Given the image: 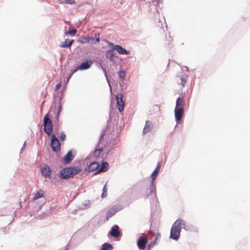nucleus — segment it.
<instances>
[{
    "label": "nucleus",
    "instance_id": "25",
    "mask_svg": "<svg viewBox=\"0 0 250 250\" xmlns=\"http://www.w3.org/2000/svg\"><path fill=\"white\" fill-rule=\"evenodd\" d=\"M113 249L112 245L108 243H104L103 245L101 250H111Z\"/></svg>",
    "mask_w": 250,
    "mask_h": 250
},
{
    "label": "nucleus",
    "instance_id": "4",
    "mask_svg": "<svg viewBox=\"0 0 250 250\" xmlns=\"http://www.w3.org/2000/svg\"><path fill=\"white\" fill-rule=\"evenodd\" d=\"M109 46L112 47L113 50H116L120 54L128 55L130 54L129 51L126 50L119 45H114L113 43L109 42L106 40H104Z\"/></svg>",
    "mask_w": 250,
    "mask_h": 250
},
{
    "label": "nucleus",
    "instance_id": "34",
    "mask_svg": "<svg viewBox=\"0 0 250 250\" xmlns=\"http://www.w3.org/2000/svg\"><path fill=\"white\" fill-rule=\"evenodd\" d=\"M64 2L66 3L72 4L75 3L74 0H64Z\"/></svg>",
    "mask_w": 250,
    "mask_h": 250
},
{
    "label": "nucleus",
    "instance_id": "37",
    "mask_svg": "<svg viewBox=\"0 0 250 250\" xmlns=\"http://www.w3.org/2000/svg\"><path fill=\"white\" fill-rule=\"evenodd\" d=\"M1 230L2 231V232H3V233H6V228H2L1 229Z\"/></svg>",
    "mask_w": 250,
    "mask_h": 250
},
{
    "label": "nucleus",
    "instance_id": "17",
    "mask_svg": "<svg viewBox=\"0 0 250 250\" xmlns=\"http://www.w3.org/2000/svg\"><path fill=\"white\" fill-rule=\"evenodd\" d=\"M99 163L96 162L91 163L87 168L89 172H92L97 169L99 167Z\"/></svg>",
    "mask_w": 250,
    "mask_h": 250
},
{
    "label": "nucleus",
    "instance_id": "16",
    "mask_svg": "<svg viewBox=\"0 0 250 250\" xmlns=\"http://www.w3.org/2000/svg\"><path fill=\"white\" fill-rule=\"evenodd\" d=\"M148 234H149V235H154V236H155V238L154 240V241H151V242L149 243V245H148L149 247L150 248V247H151V246H153L155 244V242L157 241V240H158V238H159V237H160L161 234H160V233H159V232H157L156 233H155V232H153V231H151V230H149V233H148Z\"/></svg>",
    "mask_w": 250,
    "mask_h": 250
},
{
    "label": "nucleus",
    "instance_id": "30",
    "mask_svg": "<svg viewBox=\"0 0 250 250\" xmlns=\"http://www.w3.org/2000/svg\"><path fill=\"white\" fill-rule=\"evenodd\" d=\"M126 73L125 71H122L119 72V77L120 79L123 80L125 77Z\"/></svg>",
    "mask_w": 250,
    "mask_h": 250
},
{
    "label": "nucleus",
    "instance_id": "27",
    "mask_svg": "<svg viewBox=\"0 0 250 250\" xmlns=\"http://www.w3.org/2000/svg\"><path fill=\"white\" fill-rule=\"evenodd\" d=\"M107 189L106 188V185H105L103 188V193L102 194L101 197L104 198L107 196Z\"/></svg>",
    "mask_w": 250,
    "mask_h": 250
},
{
    "label": "nucleus",
    "instance_id": "5",
    "mask_svg": "<svg viewBox=\"0 0 250 250\" xmlns=\"http://www.w3.org/2000/svg\"><path fill=\"white\" fill-rule=\"evenodd\" d=\"M50 146L54 151L58 152L60 150V143L54 134L51 135Z\"/></svg>",
    "mask_w": 250,
    "mask_h": 250
},
{
    "label": "nucleus",
    "instance_id": "21",
    "mask_svg": "<svg viewBox=\"0 0 250 250\" xmlns=\"http://www.w3.org/2000/svg\"><path fill=\"white\" fill-rule=\"evenodd\" d=\"M74 158V156L72 154L71 151H69L63 158L64 163L65 164L69 163Z\"/></svg>",
    "mask_w": 250,
    "mask_h": 250
},
{
    "label": "nucleus",
    "instance_id": "12",
    "mask_svg": "<svg viewBox=\"0 0 250 250\" xmlns=\"http://www.w3.org/2000/svg\"><path fill=\"white\" fill-rule=\"evenodd\" d=\"M41 173L42 174L45 178L50 177L51 170L48 166H45L41 169Z\"/></svg>",
    "mask_w": 250,
    "mask_h": 250
},
{
    "label": "nucleus",
    "instance_id": "33",
    "mask_svg": "<svg viewBox=\"0 0 250 250\" xmlns=\"http://www.w3.org/2000/svg\"><path fill=\"white\" fill-rule=\"evenodd\" d=\"M65 137H66L65 134H64V133L63 132H62L60 136V140L61 141H63L65 140Z\"/></svg>",
    "mask_w": 250,
    "mask_h": 250
},
{
    "label": "nucleus",
    "instance_id": "1",
    "mask_svg": "<svg viewBox=\"0 0 250 250\" xmlns=\"http://www.w3.org/2000/svg\"><path fill=\"white\" fill-rule=\"evenodd\" d=\"M182 222V220L178 219L174 223L170 230L171 238L176 240L178 239L180 235Z\"/></svg>",
    "mask_w": 250,
    "mask_h": 250
},
{
    "label": "nucleus",
    "instance_id": "8",
    "mask_svg": "<svg viewBox=\"0 0 250 250\" xmlns=\"http://www.w3.org/2000/svg\"><path fill=\"white\" fill-rule=\"evenodd\" d=\"M188 80V76L186 74H184L180 77H177L176 82L178 84H181L182 86L184 87L187 84Z\"/></svg>",
    "mask_w": 250,
    "mask_h": 250
},
{
    "label": "nucleus",
    "instance_id": "20",
    "mask_svg": "<svg viewBox=\"0 0 250 250\" xmlns=\"http://www.w3.org/2000/svg\"><path fill=\"white\" fill-rule=\"evenodd\" d=\"M108 167H109L108 164L107 162H103L101 166L100 167V168L98 169V170L97 171V172L96 173H100L101 172L105 171L107 170V169H108Z\"/></svg>",
    "mask_w": 250,
    "mask_h": 250
},
{
    "label": "nucleus",
    "instance_id": "24",
    "mask_svg": "<svg viewBox=\"0 0 250 250\" xmlns=\"http://www.w3.org/2000/svg\"><path fill=\"white\" fill-rule=\"evenodd\" d=\"M44 191L42 189H40L34 195L33 199L35 200L39 198L42 197L43 196V195L44 194Z\"/></svg>",
    "mask_w": 250,
    "mask_h": 250
},
{
    "label": "nucleus",
    "instance_id": "7",
    "mask_svg": "<svg viewBox=\"0 0 250 250\" xmlns=\"http://www.w3.org/2000/svg\"><path fill=\"white\" fill-rule=\"evenodd\" d=\"M174 112L177 124H179L184 114V108L178 107L175 108Z\"/></svg>",
    "mask_w": 250,
    "mask_h": 250
},
{
    "label": "nucleus",
    "instance_id": "6",
    "mask_svg": "<svg viewBox=\"0 0 250 250\" xmlns=\"http://www.w3.org/2000/svg\"><path fill=\"white\" fill-rule=\"evenodd\" d=\"M123 98V95L122 93L116 95L117 108L120 112H122L124 109L125 104Z\"/></svg>",
    "mask_w": 250,
    "mask_h": 250
},
{
    "label": "nucleus",
    "instance_id": "3",
    "mask_svg": "<svg viewBox=\"0 0 250 250\" xmlns=\"http://www.w3.org/2000/svg\"><path fill=\"white\" fill-rule=\"evenodd\" d=\"M49 112L46 114L43 119L44 131L48 135H50L52 132L53 124L50 119V116Z\"/></svg>",
    "mask_w": 250,
    "mask_h": 250
},
{
    "label": "nucleus",
    "instance_id": "31",
    "mask_svg": "<svg viewBox=\"0 0 250 250\" xmlns=\"http://www.w3.org/2000/svg\"><path fill=\"white\" fill-rule=\"evenodd\" d=\"M94 38L96 39V42H100V35L99 34H94Z\"/></svg>",
    "mask_w": 250,
    "mask_h": 250
},
{
    "label": "nucleus",
    "instance_id": "29",
    "mask_svg": "<svg viewBox=\"0 0 250 250\" xmlns=\"http://www.w3.org/2000/svg\"><path fill=\"white\" fill-rule=\"evenodd\" d=\"M61 108H62L61 105H60L59 110L58 112H57V114L56 116V120L55 121V123L58 124L59 123V114L61 111Z\"/></svg>",
    "mask_w": 250,
    "mask_h": 250
},
{
    "label": "nucleus",
    "instance_id": "9",
    "mask_svg": "<svg viewBox=\"0 0 250 250\" xmlns=\"http://www.w3.org/2000/svg\"><path fill=\"white\" fill-rule=\"evenodd\" d=\"M71 173L69 167L63 168L59 172L60 178L63 179H66L72 177Z\"/></svg>",
    "mask_w": 250,
    "mask_h": 250
},
{
    "label": "nucleus",
    "instance_id": "22",
    "mask_svg": "<svg viewBox=\"0 0 250 250\" xmlns=\"http://www.w3.org/2000/svg\"><path fill=\"white\" fill-rule=\"evenodd\" d=\"M70 170L71 176L73 177V176L78 174L79 172L81 171L82 169L78 167H70Z\"/></svg>",
    "mask_w": 250,
    "mask_h": 250
},
{
    "label": "nucleus",
    "instance_id": "14",
    "mask_svg": "<svg viewBox=\"0 0 250 250\" xmlns=\"http://www.w3.org/2000/svg\"><path fill=\"white\" fill-rule=\"evenodd\" d=\"M185 104V103L184 96L179 97L177 98V99L176 100L175 108L178 107V108H184Z\"/></svg>",
    "mask_w": 250,
    "mask_h": 250
},
{
    "label": "nucleus",
    "instance_id": "36",
    "mask_svg": "<svg viewBox=\"0 0 250 250\" xmlns=\"http://www.w3.org/2000/svg\"><path fill=\"white\" fill-rule=\"evenodd\" d=\"M77 71V69H75L74 70V71H73L72 72H71V75H70L69 77V79L70 78V77L75 73L76 72V71Z\"/></svg>",
    "mask_w": 250,
    "mask_h": 250
},
{
    "label": "nucleus",
    "instance_id": "11",
    "mask_svg": "<svg viewBox=\"0 0 250 250\" xmlns=\"http://www.w3.org/2000/svg\"><path fill=\"white\" fill-rule=\"evenodd\" d=\"M119 229V228L117 225L113 226L110 231V234L111 236L115 238L119 237L121 234Z\"/></svg>",
    "mask_w": 250,
    "mask_h": 250
},
{
    "label": "nucleus",
    "instance_id": "15",
    "mask_svg": "<svg viewBox=\"0 0 250 250\" xmlns=\"http://www.w3.org/2000/svg\"><path fill=\"white\" fill-rule=\"evenodd\" d=\"M118 210V208L116 206H113L107 211L106 213V219L111 217L114 215Z\"/></svg>",
    "mask_w": 250,
    "mask_h": 250
},
{
    "label": "nucleus",
    "instance_id": "35",
    "mask_svg": "<svg viewBox=\"0 0 250 250\" xmlns=\"http://www.w3.org/2000/svg\"><path fill=\"white\" fill-rule=\"evenodd\" d=\"M61 83H58L56 86V89H57V90L59 89L61 87Z\"/></svg>",
    "mask_w": 250,
    "mask_h": 250
},
{
    "label": "nucleus",
    "instance_id": "13",
    "mask_svg": "<svg viewBox=\"0 0 250 250\" xmlns=\"http://www.w3.org/2000/svg\"><path fill=\"white\" fill-rule=\"evenodd\" d=\"M153 125L152 123L149 121H146V125L143 129V134H145L149 132L153 128Z\"/></svg>",
    "mask_w": 250,
    "mask_h": 250
},
{
    "label": "nucleus",
    "instance_id": "2",
    "mask_svg": "<svg viewBox=\"0 0 250 250\" xmlns=\"http://www.w3.org/2000/svg\"><path fill=\"white\" fill-rule=\"evenodd\" d=\"M160 163H158L156 168L155 169V170L151 174L152 182L150 185L149 186V189L146 191V197H147L149 195L151 194L155 190V187L154 185L153 184V183L157 177V174H158L160 171Z\"/></svg>",
    "mask_w": 250,
    "mask_h": 250
},
{
    "label": "nucleus",
    "instance_id": "23",
    "mask_svg": "<svg viewBox=\"0 0 250 250\" xmlns=\"http://www.w3.org/2000/svg\"><path fill=\"white\" fill-rule=\"evenodd\" d=\"M106 57L108 59H109L110 61H112L113 60V58L114 57V54L113 53V50H107L105 52Z\"/></svg>",
    "mask_w": 250,
    "mask_h": 250
},
{
    "label": "nucleus",
    "instance_id": "26",
    "mask_svg": "<svg viewBox=\"0 0 250 250\" xmlns=\"http://www.w3.org/2000/svg\"><path fill=\"white\" fill-rule=\"evenodd\" d=\"M103 148L96 149L94 152L93 155L95 157H99L101 155V153L103 152Z\"/></svg>",
    "mask_w": 250,
    "mask_h": 250
},
{
    "label": "nucleus",
    "instance_id": "19",
    "mask_svg": "<svg viewBox=\"0 0 250 250\" xmlns=\"http://www.w3.org/2000/svg\"><path fill=\"white\" fill-rule=\"evenodd\" d=\"M73 42V40H69V39H66L64 42L60 44L59 45V46L62 48H70Z\"/></svg>",
    "mask_w": 250,
    "mask_h": 250
},
{
    "label": "nucleus",
    "instance_id": "32",
    "mask_svg": "<svg viewBox=\"0 0 250 250\" xmlns=\"http://www.w3.org/2000/svg\"><path fill=\"white\" fill-rule=\"evenodd\" d=\"M87 42L91 43V44H94L96 43V42H94V38H88Z\"/></svg>",
    "mask_w": 250,
    "mask_h": 250
},
{
    "label": "nucleus",
    "instance_id": "10",
    "mask_svg": "<svg viewBox=\"0 0 250 250\" xmlns=\"http://www.w3.org/2000/svg\"><path fill=\"white\" fill-rule=\"evenodd\" d=\"M147 243V239L145 236H141L139 237L137 241V246L141 250H144L146 248V246Z\"/></svg>",
    "mask_w": 250,
    "mask_h": 250
},
{
    "label": "nucleus",
    "instance_id": "28",
    "mask_svg": "<svg viewBox=\"0 0 250 250\" xmlns=\"http://www.w3.org/2000/svg\"><path fill=\"white\" fill-rule=\"evenodd\" d=\"M76 32H77L76 29H70V28H69L67 33L71 36H74L76 34Z\"/></svg>",
    "mask_w": 250,
    "mask_h": 250
},
{
    "label": "nucleus",
    "instance_id": "18",
    "mask_svg": "<svg viewBox=\"0 0 250 250\" xmlns=\"http://www.w3.org/2000/svg\"><path fill=\"white\" fill-rule=\"evenodd\" d=\"M92 63V62L91 61H87L86 62H83L80 65L79 69L81 70L88 69L90 67Z\"/></svg>",
    "mask_w": 250,
    "mask_h": 250
}]
</instances>
